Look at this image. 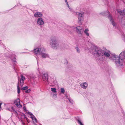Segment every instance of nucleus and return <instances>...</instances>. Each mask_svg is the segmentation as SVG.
<instances>
[{"instance_id":"1","label":"nucleus","mask_w":125,"mask_h":125,"mask_svg":"<svg viewBox=\"0 0 125 125\" xmlns=\"http://www.w3.org/2000/svg\"><path fill=\"white\" fill-rule=\"evenodd\" d=\"M90 52L96 56V60L100 61L104 60L105 57L115 62L116 65L121 66L123 64L125 60V50L122 52L119 56L115 53L111 54L110 51L106 48L100 49L94 46H92L89 49Z\"/></svg>"},{"instance_id":"2","label":"nucleus","mask_w":125,"mask_h":125,"mask_svg":"<svg viewBox=\"0 0 125 125\" xmlns=\"http://www.w3.org/2000/svg\"><path fill=\"white\" fill-rule=\"evenodd\" d=\"M50 44L52 48L56 49L59 46V43L57 41L56 37L55 36H52L50 38Z\"/></svg>"},{"instance_id":"3","label":"nucleus","mask_w":125,"mask_h":125,"mask_svg":"<svg viewBox=\"0 0 125 125\" xmlns=\"http://www.w3.org/2000/svg\"><path fill=\"white\" fill-rule=\"evenodd\" d=\"M102 14L104 15H108L107 17H108L109 19L110 20L112 24L113 25L114 27L116 25L115 21L114 19H113L112 17V16L110 14V13L109 12H102L101 13Z\"/></svg>"},{"instance_id":"4","label":"nucleus","mask_w":125,"mask_h":125,"mask_svg":"<svg viewBox=\"0 0 125 125\" xmlns=\"http://www.w3.org/2000/svg\"><path fill=\"white\" fill-rule=\"evenodd\" d=\"M75 14L78 15V22L80 25H81L83 20V17L84 16V13L83 12H75Z\"/></svg>"},{"instance_id":"5","label":"nucleus","mask_w":125,"mask_h":125,"mask_svg":"<svg viewBox=\"0 0 125 125\" xmlns=\"http://www.w3.org/2000/svg\"><path fill=\"white\" fill-rule=\"evenodd\" d=\"M34 52L36 54H40L42 52H44L45 50L43 47L37 48L34 50Z\"/></svg>"},{"instance_id":"6","label":"nucleus","mask_w":125,"mask_h":125,"mask_svg":"<svg viewBox=\"0 0 125 125\" xmlns=\"http://www.w3.org/2000/svg\"><path fill=\"white\" fill-rule=\"evenodd\" d=\"M36 22L37 24L41 27L43 26L44 23L43 19L42 18H39L37 20Z\"/></svg>"},{"instance_id":"7","label":"nucleus","mask_w":125,"mask_h":125,"mask_svg":"<svg viewBox=\"0 0 125 125\" xmlns=\"http://www.w3.org/2000/svg\"><path fill=\"white\" fill-rule=\"evenodd\" d=\"M75 28L77 33L80 35H82L83 33L82 28L79 26H77Z\"/></svg>"},{"instance_id":"8","label":"nucleus","mask_w":125,"mask_h":125,"mask_svg":"<svg viewBox=\"0 0 125 125\" xmlns=\"http://www.w3.org/2000/svg\"><path fill=\"white\" fill-rule=\"evenodd\" d=\"M14 103L17 107L19 108H21L22 107V105L20 104V100L19 99H17L15 100Z\"/></svg>"},{"instance_id":"9","label":"nucleus","mask_w":125,"mask_h":125,"mask_svg":"<svg viewBox=\"0 0 125 125\" xmlns=\"http://www.w3.org/2000/svg\"><path fill=\"white\" fill-rule=\"evenodd\" d=\"M42 78L43 80L44 81H47L48 82V73H45L43 74L42 76Z\"/></svg>"},{"instance_id":"10","label":"nucleus","mask_w":125,"mask_h":125,"mask_svg":"<svg viewBox=\"0 0 125 125\" xmlns=\"http://www.w3.org/2000/svg\"><path fill=\"white\" fill-rule=\"evenodd\" d=\"M42 15V14L41 12H37L34 13V16L35 17L41 18Z\"/></svg>"},{"instance_id":"11","label":"nucleus","mask_w":125,"mask_h":125,"mask_svg":"<svg viewBox=\"0 0 125 125\" xmlns=\"http://www.w3.org/2000/svg\"><path fill=\"white\" fill-rule=\"evenodd\" d=\"M28 115H30V116L32 120L34 122H37L36 119L31 113H28Z\"/></svg>"},{"instance_id":"12","label":"nucleus","mask_w":125,"mask_h":125,"mask_svg":"<svg viewBox=\"0 0 125 125\" xmlns=\"http://www.w3.org/2000/svg\"><path fill=\"white\" fill-rule=\"evenodd\" d=\"M81 86L83 89H86L88 86V84L84 82L81 84Z\"/></svg>"},{"instance_id":"13","label":"nucleus","mask_w":125,"mask_h":125,"mask_svg":"<svg viewBox=\"0 0 125 125\" xmlns=\"http://www.w3.org/2000/svg\"><path fill=\"white\" fill-rule=\"evenodd\" d=\"M51 95L52 97L54 99H56L57 97V93H51Z\"/></svg>"},{"instance_id":"14","label":"nucleus","mask_w":125,"mask_h":125,"mask_svg":"<svg viewBox=\"0 0 125 125\" xmlns=\"http://www.w3.org/2000/svg\"><path fill=\"white\" fill-rule=\"evenodd\" d=\"M117 11L120 14L124 16H125V9L124 10L122 11H121L120 10H117Z\"/></svg>"},{"instance_id":"15","label":"nucleus","mask_w":125,"mask_h":125,"mask_svg":"<svg viewBox=\"0 0 125 125\" xmlns=\"http://www.w3.org/2000/svg\"><path fill=\"white\" fill-rule=\"evenodd\" d=\"M44 52H42L40 54L42 55V57L43 58H46L48 57V55L45 53H44Z\"/></svg>"},{"instance_id":"16","label":"nucleus","mask_w":125,"mask_h":125,"mask_svg":"<svg viewBox=\"0 0 125 125\" xmlns=\"http://www.w3.org/2000/svg\"><path fill=\"white\" fill-rule=\"evenodd\" d=\"M89 30L88 29H86L84 31V33L87 36H89V34L88 32Z\"/></svg>"},{"instance_id":"17","label":"nucleus","mask_w":125,"mask_h":125,"mask_svg":"<svg viewBox=\"0 0 125 125\" xmlns=\"http://www.w3.org/2000/svg\"><path fill=\"white\" fill-rule=\"evenodd\" d=\"M16 58V56L14 55H12V56H11L10 58L12 60V61L13 62V63L15 62H16V60H15Z\"/></svg>"},{"instance_id":"18","label":"nucleus","mask_w":125,"mask_h":125,"mask_svg":"<svg viewBox=\"0 0 125 125\" xmlns=\"http://www.w3.org/2000/svg\"><path fill=\"white\" fill-rule=\"evenodd\" d=\"M121 24L122 26H125V19H123L122 20Z\"/></svg>"},{"instance_id":"19","label":"nucleus","mask_w":125,"mask_h":125,"mask_svg":"<svg viewBox=\"0 0 125 125\" xmlns=\"http://www.w3.org/2000/svg\"><path fill=\"white\" fill-rule=\"evenodd\" d=\"M51 90L52 91L51 93H56L57 92L56 89L55 88H51Z\"/></svg>"},{"instance_id":"20","label":"nucleus","mask_w":125,"mask_h":125,"mask_svg":"<svg viewBox=\"0 0 125 125\" xmlns=\"http://www.w3.org/2000/svg\"><path fill=\"white\" fill-rule=\"evenodd\" d=\"M25 118V114H23V115H22L21 116V120L22 121V124H24V123L23 122V120H22L23 118Z\"/></svg>"},{"instance_id":"21","label":"nucleus","mask_w":125,"mask_h":125,"mask_svg":"<svg viewBox=\"0 0 125 125\" xmlns=\"http://www.w3.org/2000/svg\"><path fill=\"white\" fill-rule=\"evenodd\" d=\"M24 81L20 80V82L21 86L22 87L23 86L24 83Z\"/></svg>"},{"instance_id":"22","label":"nucleus","mask_w":125,"mask_h":125,"mask_svg":"<svg viewBox=\"0 0 125 125\" xmlns=\"http://www.w3.org/2000/svg\"><path fill=\"white\" fill-rule=\"evenodd\" d=\"M75 49L76 50V52L78 53H80V50L78 47H75Z\"/></svg>"},{"instance_id":"23","label":"nucleus","mask_w":125,"mask_h":125,"mask_svg":"<svg viewBox=\"0 0 125 125\" xmlns=\"http://www.w3.org/2000/svg\"><path fill=\"white\" fill-rule=\"evenodd\" d=\"M77 121L79 124H80V125H83V124L81 122V120L79 119H77Z\"/></svg>"},{"instance_id":"24","label":"nucleus","mask_w":125,"mask_h":125,"mask_svg":"<svg viewBox=\"0 0 125 125\" xmlns=\"http://www.w3.org/2000/svg\"><path fill=\"white\" fill-rule=\"evenodd\" d=\"M21 78L20 79V80H23V81H25V77L23 76L22 75H21Z\"/></svg>"},{"instance_id":"25","label":"nucleus","mask_w":125,"mask_h":125,"mask_svg":"<svg viewBox=\"0 0 125 125\" xmlns=\"http://www.w3.org/2000/svg\"><path fill=\"white\" fill-rule=\"evenodd\" d=\"M61 93L63 94H64L65 92V90L64 88H62L61 89Z\"/></svg>"},{"instance_id":"26","label":"nucleus","mask_w":125,"mask_h":125,"mask_svg":"<svg viewBox=\"0 0 125 125\" xmlns=\"http://www.w3.org/2000/svg\"><path fill=\"white\" fill-rule=\"evenodd\" d=\"M11 110H10V111H11V112H16L15 111L14 108L13 107H11Z\"/></svg>"},{"instance_id":"27","label":"nucleus","mask_w":125,"mask_h":125,"mask_svg":"<svg viewBox=\"0 0 125 125\" xmlns=\"http://www.w3.org/2000/svg\"><path fill=\"white\" fill-rule=\"evenodd\" d=\"M122 39L125 42V35L124 34H123L122 35Z\"/></svg>"},{"instance_id":"28","label":"nucleus","mask_w":125,"mask_h":125,"mask_svg":"<svg viewBox=\"0 0 125 125\" xmlns=\"http://www.w3.org/2000/svg\"><path fill=\"white\" fill-rule=\"evenodd\" d=\"M17 93L18 94L20 93V88L18 85L17 86Z\"/></svg>"},{"instance_id":"29","label":"nucleus","mask_w":125,"mask_h":125,"mask_svg":"<svg viewBox=\"0 0 125 125\" xmlns=\"http://www.w3.org/2000/svg\"><path fill=\"white\" fill-rule=\"evenodd\" d=\"M69 9H70V10L72 12H73V14H75V12H74L73 11V9L72 8H69Z\"/></svg>"},{"instance_id":"30","label":"nucleus","mask_w":125,"mask_h":125,"mask_svg":"<svg viewBox=\"0 0 125 125\" xmlns=\"http://www.w3.org/2000/svg\"><path fill=\"white\" fill-rule=\"evenodd\" d=\"M28 88L27 86H26L21 88V89L23 90H26Z\"/></svg>"},{"instance_id":"31","label":"nucleus","mask_w":125,"mask_h":125,"mask_svg":"<svg viewBox=\"0 0 125 125\" xmlns=\"http://www.w3.org/2000/svg\"><path fill=\"white\" fill-rule=\"evenodd\" d=\"M31 91V90L30 89H27L25 91V92L26 93H29Z\"/></svg>"},{"instance_id":"32","label":"nucleus","mask_w":125,"mask_h":125,"mask_svg":"<svg viewBox=\"0 0 125 125\" xmlns=\"http://www.w3.org/2000/svg\"><path fill=\"white\" fill-rule=\"evenodd\" d=\"M65 96L66 99H68V100H69V99H70L69 96L67 95H65Z\"/></svg>"},{"instance_id":"33","label":"nucleus","mask_w":125,"mask_h":125,"mask_svg":"<svg viewBox=\"0 0 125 125\" xmlns=\"http://www.w3.org/2000/svg\"><path fill=\"white\" fill-rule=\"evenodd\" d=\"M69 101V102H70V103L73 104V100L71 99H70L68 100Z\"/></svg>"},{"instance_id":"34","label":"nucleus","mask_w":125,"mask_h":125,"mask_svg":"<svg viewBox=\"0 0 125 125\" xmlns=\"http://www.w3.org/2000/svg\"><path fill=\"white\" fill-rule=\"evenodd\" d=\"M29 77H30L31 78H34V77L33 76H32L31 75H30L29 76Z\"/></svg>"},{"instance_id":"35","label":"nucleus","mask_w":125,"mask_h":125,"mask_svg":"<svg viewBox=\"0 0 125 125\" xmlns=\"http://www.w3.org/2000/svg\"><path fill=\"white\" fill-rule=\"evenodd\" d=\"M23 109H24V110H26V107H25V106H24L23 107Z\"/></svg>"},{"instance_id":"36","label":"nucleus","mask_w":125,"mask_h":125,"mask_svg":"<svg viewBox=\"0 0 125 125\" xmlns=\"http://www.w3.org/2000/svg\"><path fill=\"white\" fill-rule=\"evenodd\" d=\"M74 27L73 26H71L70 28H74Z\"/></svg>"},{"instance_id":"37","label":"nucleus","mask_w":125,"mask_h":125,"mask_svg":"<svg viewBox=\"0 0 125 125\" xmlns=\"http://www.w3.org/2000/svg\"><path fill=\"white\" fill-rule=\"evenodd\" d=\"M67 6L68 7V8H70V6H69V5H67Z\"/></svg>"},{"instance_id":"38","label":"nucleus","mask_w":125,"mask_h":125,"mask_svg":"<svg viewBox=\"0 0 125 125\" xmlns=\"http://www.w3.org/2000/svg\"><path fill=\"white\" fill-rule=\"evenodd\" d=\"M65 0V2L66 3L68 2L67 0Z\"/></svg>"},{"instance_id":"39","label":"nucleus","mask_w":125,"mask_h":125,"mask_svg":"<svg viewBox=\"0 0 125 125\" xmlns=\"http://www.w3.org/2000/svg\"><path fill=\"white\" fill-rule=\"evenodd\" d=\"M66 3V4H67V5H69L68 2Z\"/></svg>"},{"instance_id":"40","label":"nucleus","mask_w":125,"mask_h":125,"mask_svg":"<svg viewBox=\"0 0 125 125\" xmlns=\"http://www.w3.org/2000/svg\"><path fill=\"white\" fill-rule=\"evenodd\" d=\"M8 110H9V111H10V110H11V109H8Z\"/></svg>"},{"instance_id":"41","label":"nucleus","mask_w":125,"mask_h":125,"mask_svg":"<svg viewBox=\"0 0 125 125\" xmlns=\"http://www.w3.org/2000/svg\"><path fill=\"white\" fill-rule=\"evenodd\" d=\"M67 45V47H68V45Z\"/></svg>"}]
</instances>
